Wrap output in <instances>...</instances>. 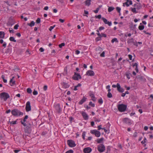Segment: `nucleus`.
<instances>
[{"instance_id": "1", "label": "nucleus", "mask_w": 153, "mask_h": 153, "mask_svg": "<svg viewBox=\"0 0 153 153\" xmlns=\"http://www.w3.org/2000/svg\"><path fill=\"white\" fill-rule=\"evenodd\" d=\"M12 115L15 117L19 116L20 115H23V113L21 112L17 109L15 108L12 110L11 111Z\"/></svg>"}, {"instance_id": "2", "label": "nucleus", "mask_w": 153, "mask_h": 153, "mask_svg": "<svg viewBox=\"0 0 153 153\" xmlns=\"http://www.w3.org/2000/svg\"><path fill=\"white\" fill-rule=\"evenodd\" d=\"M117 107L118 111L120 112H122L126 111L127 105L123 104H119L117 105Z\"/></svg>"}, {"instance_id": "3", "label": "nucleus", "mask_w": 153, "mask_h": 153, "mask_svg": "<svg viewBox=\"0 0 153 153\" xmlns=\"http://www.w3.org/2000/svg\"><path fill=\"white\" fill-rule=\"evenodd\" d=\"M10 97L9 94L7 93L3 92L0 94V98L1 99H3L4 101H6Z\"/></svg>"}, {"instance_id": "4", "label": "nucleus", "mask_w": 153, "mask_h": 153, "mask_svg": "<svg viewBox=\"0 0 153 153\" xmlns=\"http://www.w3.org/2000/svg\"><path fill=\"white\" fill-rule=\"evenodd\" d=\"M97 149L100 153H102L105 150V146L102 144H101L97 146Z\"/></svg>"}, {"instance_id": "5", "label": "nucleus", "mask_w": 153, "mask_h": 153, "mask_svg": "<svg viewBox=\"0 0 153 153\" xmlns=\"http://www.w3.org/2000/svg\"><path fill=\"white\" fill-rule=\"evenodd\" d=\"M72 78L74 80H78L79 79H81L82 77L79 74L75 72Z\"/></svg>"}, {"instance_id": "6", "label": "nucleus", "mask_w": 153, "mask_h": 153, "mask_svg": "<svg viewBox=\"0 0 153 153\" xmlns=\"http://www.w3.org/2000/svg\"><path fill=\"white\" fill-rule=\"evenodd\" d=\"M67 143L68 145L71 147H74L76 145L74 141L72 140H67Z\"/></svg>"}, {"instance_id": "7", "label": "nucleus", "mask_w": 153, "mask_h": 153, "mask_svg": "<svg viewBox=\"0 0 153 153\" xmlns=\"http://www.w3.org/2000/svg\"><path fill=\"white\" fill-rule=\"evenodd\" d=\"M24 128L25 132L27 134H30L32 131L31 127L30 126H27V125Z\"/></svg>"}, {"instance_id": "8", "label": "nucleus", "mask_w": 153, "mask_h": 153, "mask_svg": "<svg viewBox=\"0 0 153 153\" xmlns=\"http://www.w3.org/2000/svg\"><path fill=\"white\" fill-rule=\"evenodd\" d=\"M15 23V22L14 20L11 17H10L8 19L7 23V25L8 26H12Z\"/></svg>"}, {"instance_id": "9", "label": "nucleus", "mask_w": 153, "mask_h": 153, "mask_svg": "<svg viewBox=\"0 0 153 153\" xmlns=\"http://www.w3.org/2000/svg\"><path fill=\"white\" fill-rule=\"evenodd\" d=\"M54 107L56 111L58 113H60L61 111V108L60 107V105L59 103L55 104Z\"/></svg>"}, {"instance_id": "10", "label": "nucleus", "mask_w": 153, "mask_h": 153, "mask_svg": "<svg viewBox=\"0 0 153 153\" xmlns=\"http://www.w3.org/2000/svg\"><path fill=\"white\" fill-rule=\"evenodd\" d=\"M25 109L27 112L30 111L31 110L30 103V101H27Z\"/></svg>"}, {"instance_id": "11", "label": "nucleus", "mask_w": 153, "mask_h": 153, "mask_svg": "<svg viewBox=\"0 0 153 153\" xmlns=\"http://www.w3.org/2000/svg\"><path fill=\"white\" fill-rule=\"evenodd\" d=\"M123 121L124 123L127 124L129 125H130L131 124V120L128 118H124Z\"/></svg>"}, {"instance_id": "12", "label": "nucleus", "mask_w": 153, "mask_h": 153, "mask_svg": "<svg viewBox=\"0 0 153 153\" xmlns=\"http://www.w3.org/2000/svg\"><path fill=\"white\" fill-rule=\"evenodd\" d=\"M28 116L26 115L25 117L23 120L21 121V124L23 125L24 126H26L27 125V124L25 123V122L26 121V120L28 119Z\"/></svg>"}, {"instance_id": "13", "label": "nucleus", "mask_w": 153, "mask_h": 153, "mask_svg": "<svg viewBox=\"0 0 153 153\" xmlns=\"http://www.w3.org/2000/svg\"><path fill=\"white\" fill-rule=\"evenodd\" d=\"M102 19L103 21V22L105 24L108 25L109 26H111L112 25V23L111 22H109L108 21L107 19L104 17L102 18Z\"/></svg>"}, {"instance_id": "14", "label": "nucleus", "mask_w": 153, "mask_h": 153, "mask_svg": "<svg viewBox=\"0 0 153 153\" xmlns=\"http://www.w3.org/2000/svg\"><path fill=\"white\" fill-rule=\"evenodd\" d=\"M63 88L66 89L70 87V85L68 83H66L65 82H63L61 83Z\"/></svg>"}, {"instance_id": "15", "label": "nucleus", "mask_w": 153, "mask_h": 153, "mask_svg": "<svg viewBox=\"0 0 153 153\" xmlns=\"http://www.w3.org/2000/svg\"><path fill=\"white\" fill-rule=\"evenodd\" d=\"M85 75L93 76L94 75V73L93 71L88 70L86 72Z\"/></svg>"}, {"instance_id": "16", "label": "nucleus", "mask_w": 153, "mask_h": 153, "mask_svg": "<svg viewBox=\"0 0 153 153\" xmlns=\"http://www.w3.org/2000/svg\"><path fill=\"white\" fill-rule=\"evenodd\" d=\"M92 151V149L89 147L84 148L83 151L84 153H90Z\"/></svg>"}, {"instance_id": "17", "label": "nucleus", "mask_w": 153, "mask_h": 153, "mask_svg": "<svg viewBox=\"0 0 153 153\" xmlns=\"http://www.w3.org/2000/svg\"><path fill=\"white\" fill-rule=\"evenodd\" d=\"M81 114L84 120H88V116L85 112L82 111Z\"/></svg>"}, {"instance_id": "18", "label": "nucleus", "mask_w": 153, "mask_h": 153, "mask_svg": "<svg viewBox=\"0 0 153 153\" xmlns=\"http://www.w3.org/2000/svg\"><path fill=\"white\" fill-rule=\"evenodd\" d=\"M136 77L141 81H145L146 80V79H145L144 77L140 75H138L137 76H136Z\"/></svg>"}, {"instance_id": "19", "label": "nucleus", "mask_w": 153, "mask_h": 153, "mask_svg": "<svg viewBox=\"0 0 153 153\" xmlns=\"http://www.w3.org/2000/svg\"><path fill=\"white\" fill-rule=\"evenodd\" d=\"M87 98L84 96L83 98L79 102V104L82 105L84 102H85Z\"/></svg>"}, {"instance_id": "20", "label": "nucleus", "mask_w": 153, "mask_h": 153, "mask_svg": "<svg viewBox=\"0 0 153 153\" xmlns=\"http://www.w3.org/2000/svg\"><path fill=\"white\" fill-rule=\"evenodd\" d=\"M89 96L92 98V100L95 102L96 100V98L95 97L94 94L92 92H91L89 94Z\"/></svg>"}, {"instance_id": "21", "label": "nucleus", "mask_w": 153, "mask_h": 153, "mask_svg": "<svg viewBox=\"0 0 153 153\" xmlns=\"http://www.w3.org/2000/svg\"><path fill=\"white\" fill-rule=\"evenodd\" d=\"M104 138L103 137L101 138L100 139H97L96 141L98 143H103V141L104 140Z\"/></svg>"}, {"instance_id": "22", "label": "nucleus", "mask_w": 153, "mask_h": 153, "mask_svg": "<svg viewBox=\"0 0 153 153\" xmlns=\"http://www.w3.org/2000/svg\"><path fill=\"white\" fill-rule=\"evenodd\" d=\"M99 36H98V37H96L95 39V40L96 42H97L102 40L101 38L102 37V36L101 34H99Z\"/></svg>"}, {"instance_id": "23", "label": "nucleus", "mask_w": 153, "mask_h": 153, "mask_svg": "<svg viewBox=\"0 0 153 153\" xmlns=\"http://www.w3.org/2000/svg\"><path fill=\"white\" fill-rule=\"evenodd\" d=\"M112 87L113 88H117V91H119V89L120 88V85L119 83H117V85H113Z\"/></svg>"}, {"instance_id": "24", "label": "nucleus", "mask_w": 153, "mask_h": 153, "mask_svg": "<svg viewBox=\"0 0 153 153\" xmlns=\"http://www.w3.org/2000/svg\"><path fill=\"white\" fill-rule=\"evenodd\" d=\"M5 33L4 32L0 31V39H3L4 38Z\"/></svg>"}, {"instance_id": "25", "label": "nucleus", "mask_w": 153, "mask_h": 153, "mask_svg": "<svg viewBox=\"0 0 153 153\" xmlns=\"http://www.w3.org/2000/svg\"><path fill=\"white\" fill-rule=\"evenodd\" d=\"M134 39L132 38L131 39H128L127 41V43L128 44H130L131 43H132L133 42V41H134Z\"/></svg>"}, {"instance_id": "26", "label": "nucleus", "mask_w": 153, "mask_h": 153, "mask_svg": "<svg viewBox=\"0 0 153 153\" xmlns=\"http://www.w3.org/2000/svg\"><path fill=\"white\" fill-rule=\"evenodd\" d=\"M94 135L96 137H99L101 135L100 132L97 130V131H96V133Z\"/></svg>"}, {"instance_id": "27", "label": "nucleus", "mask_w": 153, "mask_h": 153, "mask_svg": "<svg viewBox=\"0 0 153 153\" xmlns=\"http://www.w3.org/2000/svg\"><path fill=\"white\" fill-rule=\"evenodd\" d=\"M14 78V76H13L12 78L10 80V83H12V85H11V84H10V85L11 86H13V85H14L16 84V83H15V81H13V79Z\"/></svg>"}, {"instance_id": "28", "label": "nucleus", "mask_w": 153, "mask_h": 153, "mask_svg": "<svg viewBox=\"0 0 153 153\" xmlns=\"http://www.w3.org/2000/svg\"><path fill=\"white\" fill-rule=\"evenodd\" d=\"M133 67L134 66L136 67L135 70L137 73H138L139 71L138 69V64L137 63H134V64L133 65Z\"/></svg>"}, {"instance_id": "29", "label": "nucleus", "mask_w": 153, "mask_h": 153, "mask_svg": "<svg viewBox=\"0 0 153 153\" xmlns=\"http://www.w3.org/2000/svg\"><path fill=\"white\" fill-rule=\"evenodd\" d=\"M140 25L138 27L139 29L141 30H143L144 28V25H142L141 23L140 24Z\"/></svg>"}, {"instance_id": "30", "label": "nucleus", "mask_w": 153, "mask_h": 153, "mask_svg": "<svg viewBox=\"0 0 153 153\" xmlns=\"http://www.w3.org/2000/svg\"><path fill=\"white\" fill-rule=\"evenodd\" d=\"M35 22H34L33 21H32L30 23H28L27 24V25L29 26L30 27H32L34 25Z\"/></svg>"}, {"instance_id": "31", "label": "nucleus", "mask_w": 153, "mask_h": 153, "mask_svg": "<svg viewBox=\"0 0 153 153\" xmlns=\"http://www.w3.org/2000/svg\"><path fill=\"white\" fill-rule=\"evenodd\" d=\"M126 75L128 79H130V76H132V74L130 73H126Z\"/></svg>"}, {"instance_id": "32", "label": "nucleus", "mask_w": 153, "mask_h": 153, "mask_svg": "<svg viewBox=\"0 0 153 153\" xmlns=\"http://www.w3.org/2000/svg\"><path fill=\"white\" fill-rule=\"evenodd\" d=\"M91 0H86V1L85 2L86 5L88 6H89L91 4Z\"/></svg>"}, {"instance_id": "33", "label": "nucleus", "mask_w": 153, "mask_h": 153, "mask_svg": "<svg viewBox=\"0 0 153 153\" xmlns=\"http://www.w3.org/2000/svg\"><path fill=\"white\" fill-rule=\"evenodd\" d=\"M136 26V25H133V23H132L130 25V28L132 30H133L135 28Z\"/></svg>"}, {"instance_id": "34", "label": "nucleus", "mask_w": 153, "mask_h": 153, "mask_svg": "<svg viewBox=\"0 0 153 153\" xmlns=\"http://www.w3.org/2000/svg\"><path fill=\"white\" fill-rule=\"evenodd\" d=\"M137 5L136 9L137 10L140 9L142 7V5L140 3H137Z\"/></svg>"}, {"instance_id": "35", "label": "nucleus", "mask_w": 153, "mask_h": 153, "mask_svg": "<svg viewBox=\"0 0 153 153\" xmlns=\"http://www.w3.org/2000/svg\"><path fill=\"white\" fill-rule=\"evenodd\" d=\"M9 40L10 41L14 42H16V41L15 39L14 38L13 36L10 37L9 38Z\"/></svg>"}, {"instance_id": "36", "label": "nucleus", "mask_w": 153, "mask_h": 153, "mask_svg": "<svg viewBox=\"0 0 153 153\" xmlns=\"http://www.w3.org/2000/svg\"><path fill=\"white\" fill-rule=\"evenodd\" d=\"M114 9V7H108V11L109 12H111L113 11Z\"/></svg>"}, {"instance_id": "37", "label": "nucleus", "mask_w": 153, "mask_h": 153, "mask_svg": "<svg viewBox=\"0 0 153 153\" xmlns=\"http://www.w3.org/2000/svg\"><path fill=\"white\" fill-rule=\"evenodd\" d=\"M131 11L134 13H137V12L136 11V8L135 7L134 8H132L131 7Z\"/></svg>"}, {"instance_id": "38", "label": "nucleus", "mask_w": 153, "mask_h": 153, "mask_svg": "<svg viewBox=\"0 0 153 153\" xmlns=\"http://www.w3.org/2000/svg\"><path fill=\"white\" fill-rule=\"evenodd\" d=\"M98 102L100 105L102 104L103 102V101L102 98H100L98 100Z\"/></svg>"}, {"instance_id": "39", "label": "nucleus", "mask_w": 153, "mask_h": 153, "mask_svg": "<svg viewBox=\"0 0 153 153\" xmlns=\"http://www.w3.org/2000/svg\"><path fill=\"white\" fill-rule=\"evenodd\" d=\"M27 93L28 94H31L32 92V91L31 89L30 88H28L27 89Z\"/></svg>"}, {"instance_id": "40", "label": "nucleus", "mask_w": 153, "mask_h": 153, "mask_svg": "<svg viewBox=\"0 0 153 153\" xmlns=\"http://www.w3.org/2000/svg\"><path fill=\"white\" fill-rule=\"evenodd\" d=\"M88 105L91 106L93 107H94L95 106V104L92 103V102L91 101L89 102Z\"/></svg>"}, {"instance_id": "41", "label": "nucleus", "mask_w": 153, "mask_h": 153, "mask_svg": "<svg viewBox=\"0 0 153 153\" xmlns=\"http://www.w3.org/2000/svg\"><path fill=\"white\" fill-rule=\"evenodd\" d=\"M107 97L109 98H111L112 97V94L111 92H108L107 94Z\"/></svg>"}, {"instance_id": "42", "label": "nucleus", "mask_w": 153, "mask_h": 153, "mask_svg": "<svg viewBox=\"0 0 153 153\" xmlns=\"http://www.w3.org/2000/svg\"><path fill=\"white\" fill-rule=\"evenodd\" d=\"M132 43L136 47H137L138 46V45L137 44V42L135 40H134V41H133V42Z\"/></svg>"}, {"instance_id": "43", "label": "nucleus", "mask_w": 153, "mask_h": 153, "mask_svg": "<svg viewBox=\"0 0 153 153\" xmlns=\"http://www.w3.org/2000/svg\"><path fill=\"white\" fill-rule=\"evenodd\" d=\"M114 42H118L117 39L116 38H114L111 41V42L112 43H114Z\"/></svg>"}, {"instance_id": "44", "label": "nucleus", "mask_w": 153, "mask_h": 153, "mask_svg": "<svg viewBox=\"0 0 153 153\" xmlns=\"http://www.w3.org/2000/svg\"><path fill=\"white\" fill-rule=\"evenodd\" d=\"M65 45V43H62L61 44L59 45V47L60 48H61L62 47L64 46Z\"/></svg>"}, {"instance_id": "45", "label": "nucleus", "mask_w": 153, "mask_h": 153, "mask_svg": "<svg viewBox=\"0 0 153 153\" xmlns=\"http://www.w3.org/2000/svg\"><path fill=\"white\" fill-rule=\"evenodd\" d=\"M119 91H118L120 93H123L124 91V89L123 88H121L120 86V88L119 89Z\"/></svg>"}, {"instance_id": "46", "label": "nucleus", "mask_w": 153, "mask_h": 153, "mask_svg": "<svg viewBox=\"0 0 153 153\" xmlns=\"http://www.w3.org/2000/svg\"><path fill=\"white\" fill-rule=\"evenodd\" d=\"M85 134H86V132L85 131H83V132L82 133V138L84 140L85 139Z\"/></svg>"}, {"instance_id": "47", "label": "nucleus", "mask_w": 153, "mask_h": 153, "mask_svg": "<svg viewBox=\"0 0 153 153\" xmlns=\"http://www.w3.org/2000/svg\"><path fill=\"white\" fill-rule=\"evenodd\" d=\"M116 10L118 13H120L121 10V8L119 7H116Z\"/></svg>"}, {"instance_id": "48", "label": "nucleus", "mask_w": 153, "mask_h": 153, "mask_svg": "<svg viewBox=\"0 0 153 153\" xmlns=\"http://www.w3.org/2000/svg\"><path fill=\"white\" fill-rule=\"evenodd\" d=\"M95 17L96 18H98L100 19L101 18V16L100 14L97 16H95Z\"/></svg>"}, {"instance_id": "49", "label": "nucleus", "mask_w": 153, "mask_h": 153, "mask_svg": "<svg viewBox=\"0 0 153 153\" xmlns=\"http://www.w3.org/2000/svg\"><path fill=\"white\" fill-rule=\"evenodd\" d=\"M55 26H56V25H54L53 26H51L50 27V28H49V30L50 31H51L55 27Z\"/></svg>"}, {"instance_id": "50", "label": "nucleus", "mask_w": 153, "mask_h": 153, "mask_svg": "<svg viewBox=\"0 0 153 153\" xmlns=\"http://www.w3.org/2000/svg\"><path fill=\"white\" fill-rule=\"evenodd\" d=\"M96 130H91L90 131V133L92 134H95L96 133Z\"/></svg>"}, {"instance_id": "51", "label": "nucleus", "mask_w": 153, "mask_h": 153, "mask_svg": "<svg viewBox=\"0 0 153 153\" xmlns=\"http://www.w3.org/2000/svg\"><path fill=\"white\" fill-rule=\"evenodd\" d=\"M17 123V120H16L15 121H12L10 122V124L12 125L15 124H16Z\"/></svg>"}, {"instance_id": "52", "label": "nucleus", "mask_w": 153, "mask_h": 153, "mask_svg": "<svg viewBox=\"0 0 153 153\" xmlns=\"http://www.w3.org/2000/svg\"><path fill=\"white\" fill-rule=\"evenodd\" d=\"M41 20L40 18H38L36 20V23L37 24H39Z\"/></svg>"}, {"instance_id": "53", "label": "nucleus", "mask_w": 153, "mask_h": 153, "mask_svg": "<svg viewBox=\"0 0 153 153\" xmlns=\"http://www.w3.org/2000/svg\"><path fill=\"white\" fill-rule=\"evenodd\" d=\"M9 31L10 33H14V30H13L12 28H9Z\"/></svg>"}, {"instance_id": "54", "label": "nucleus", "mask_w": 153, "mask_h": 153, "mask_svg": "<svg viewBox=\"0 0 153 153\" xmlns=\"http://www.w3.org/2000/svg\"><path fill=\"white\" fill-rule=\"evenodd\" d=\"M19 26V25L18 24H16L14 26V29L15 30H17L18 29Z\"/></svg>"}, {"instance_id": "55", "label": "nucleus", "mask_w": 153, "mask_h": 153, "mask_svg": "<svg viewBox=\"0 0 153 153\" xmlns=\"http://www.w3.org/2000/svg\"><path fill=\"white\" fill-rule=\"evenodd\" d=\"M33 95H36L37 94L38 92L37 91H36L35 90H34V91L33 92Z\"/></svg>"}, {"instance_id": "56", "label": "nucleus", "mask_w": 153, "mask_h": 153, "mask_svg": "<svg viewBox=\"0 0 153 153\" xmlns=\"http://www.w3.org/2000/svg\"><path fill=\"white\" fill-rule=\"evenodd\" d=\"M74 151L72 150H70L67 151L65 153H73Z\"/></svg>"}, {"instance_id": "57", "label": "nucleus", "mask_w": 153, "mask_h": 153, "mask_svg": "<svg viewBox=\"0 0 153 153\" xmlns=\"http://www.w3.org/2000/svg\"><path fill=\"white\" fill-rule=\"evenodd\" d=\"M105 52L103 51L100 55V56L102 57H104L105 56Z\"/></svg>"}, {"instance_id": "58", "label": "nucleus", "mask_w": 153, "mask_h": 153, "mask_svg": "<svg viewBox=\"0 0 153 153\" xmlns=\"http://www.w3.org/2000/svg\"><path fill=\"white\" fill-rule=\"evenodd\" d=\"M107 152H106V153H108V152H110L111 149H110V147L109 146H108L107 148Z\"/></svg>"}, {"instance_id": "59", "label": "nucleus", "mask_w": 153, "mask_h": 153, "mask_svg": "<svg viewBox=\"0 0 153 153\" xmlns=\"http://www.w3.org/2000/svg\"><path fill=\"white\" fill-rule=\"evenodd\" d=\"M100 10L99 9V8H97L96 10H94L93 11V12L95 13H97L98 12V11H99V10Z\"/></svg>"}, {"instance_id": "60", "label": "nucleus", "mask_w": 153, "mask_h": 153, "mask_svg": "<svg viewBox=\"0 0 153 153\" xmlns=\"http://www.w3.org/2000/svg\"><path fill=\"white\" fill-rule=\"evenodd\" d=\"M146 138L145 137L144 139L143 140L141 141V143L142 144H144L146 142Z\"/></svg>"}, {"instance_id": "61", "label": "nucleus", "mask_w": 153, "mask_h": 153, "mask_svg": "<svg viewBox=\"0 0 153 153\" xmlns=\"http://www.w3.org/2000/svg\"><path fill=\"white\" fill-rule=\"evenodd\" d=\"M13 70L15 72H18L20 70V69L19 68H15Z\"/></svg>"}, {"instance_id": "62", "label": "nucleus", "mask_w": 153, "mask_h": 153, "mask_svg": "<svg viewBox=\"0 0 153 153\" xmlns=\"http://www.w3.org/2000/svg\"><path fill=\"white\" fill-rule=\"evenodd\" d=\"M84 107L86 108L87 110L91 108V107L89 106H88V105H85Z\"/></svg>"}, {"instance_id": "63", "label": "nucleus", "mask_w": 153, "mask_h": 153, "mask_svg": "<svg viewBox=\"0 0 153 153\" xmlns=\"http://www.w3.org/2000/svg\"><path fill=\"white\" fill-rule=\"evenodd\" d=\"M104 28H105L104 27L101 26V27H99L98 30L101 31L102 30H104Z\"/></svg>"}, {"instance_id": "64", "label": "nucleus", "mask_w": 153, "mask_h": 153, "mask_svg": "<svg viewBox=\"0 0 153 153\" xmlns=\"http://www.w3.org/2000/svg\"><path fill=\"white\" fill-rule=\"evenodd\" d=\"M47 85H45L43 87V90L44 91H45L47 90Z\"/></svg>"}]
</instances>
